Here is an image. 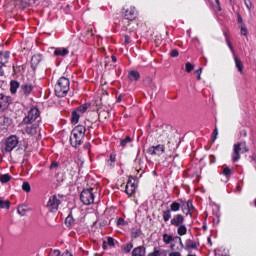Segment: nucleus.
Segmentation results:
<instances>
[{"label": "nucleus", "instance_id": "1", "mask_svg": "<svg viewBox=\"0 0 256 256\" xmlns=\"http://www.w3.org/2000/svg\"><path fill=\"white\" fill-rule=\"evenodd\" d=\"M85 126L83 125H78L76 126L70 136V143L72 147H79L83 141V137H85Z\"/></svg>", "mask_w": 256, "mask_h": 256}, {"label": "nucleus", "instance_id": "2", "mask_svg": "<svg viewBox=\"0 0 256 256\" xmlns=\"http://www.w3.org/2000/svg\"><path fill=\"white\" fill-rule=\"evenodd\" d=\"M69 85V79L65 77L59 78L55 86V95H57V97H65V95L69 93Z\"/></svg>", "mask_w": 256, "mask_h": 256}, {"label": "nucleus", "instance_id": "3", "mask_svg": "<svg viewBox=\"0 0 256 256\" xmlns=\"http://www.w3.org/2000/svg\"><path fill=\"white\" fill-rule=\"evenodd\" d=\"M80 199L84 205H92V203L95 201L93 188L84 189L80 194Z\"/></svg>", "mask_w": 256, "mask_h": 256}, {"label": "nucleus", "instance_id": "4", "mask_svg": "<svg viewBox=\"0 0 256 256\" xmlns=\"http://www.w3.org/2000/svg\"><path fill=\"white\" fill-rule=\"evenodd\" d=\"M249 151L247 149V144L245 143H238L234 145V150L232 153V159L233 161H239L241 159V153H247Z\"/></svg>", "mask_w": 256, "mask_h": 256}, {"label": "nucleus", "instance_id": "5", "mask_svg": "<svg viewBox=\"0 0 256 256\" xmlns=\"http://www.w3.org/2000/svg\"><path fill=\"white\" fill-rule=\"evenodd\" d=\"M85 111H87L86 105L80 106L79 108L74 110L72 112L71 123H73V125H77V123H79V119H81V115H83Z\"/></svg>", "mask_w": 256, "mask_h": 256}, {"label": "nucleus", "instance_id": "6", "mask_svg": "<svg viewBox=\"0 0 256 256\" xmlns=\"http://www.w3.org/2000/svg\"><path fill=\"white\" fill-rule=\"evenodd\" d=\"M19 143V140L17 139V136H10L7 138L5 142V148L4 151L10 152L13 151Z\"/></svg>", "mask_w": 256, "mask_h": 256}, {"label": "nucleus", "instance_id": "7", "mask_svg": "<svg viewBox=\"0 0 256 256\" xmlns=\"http://www.w3.org/2000/svg\"><path fill=\"white\" fill-rule=\"evenodd\" d=\"M135 191H137V179L134 177H129L126 184V193L127 195H134Z\"/></svg>", "mask_w": 256, "mask_h": 256}, {"label": "nucleus", "instance_id": "8", "mask_svg": "<svg viewBox=\"0 0 256 256\" xmlns=\"http://www.w3.org/2000/svg\"><path fill=\"white\" fill-rule=\"evenodd\" d=\"M39 117V109L37 108H31L27 114V116L24 118V123H33L37 118Z\"/></svg>", "mask_w": 256, "mask_h": 256}, {"label": "nucleus", "instance_id": "9", "mask_svg": "<svg viewBox=\"0 0 256 256\" xmlns=\"http://www.w3.org/2000/svg\"><path fill=\"white\" fill-rule=\"evenodd\" d=\"M47 207L49 211H51V213H55V211L59 209V199L57 198V196L50 197L47 203Z\"/></svg>", "mask_w": 256, "mask_h": 256}, {"label": "nucleus", "instance_id": "10", "mask_svg": "<svg viewBox=\"0 0 256 256\" xmlns=\"http://www.w3.org/2000/svg\"><path fill=\"white\" fill-rule=\"evenodd\" d=\"M11 105V98L4 94H0V111H5Z\"/></svg>", "mask_w": 256, "mask_h": 256}, {"label": "nucleus", "instance_id": "11", "mask_svg": "<svg viewBox=\"0 0 256 256\" xmlns=\"http://www.w3.org/2000/svg\"><path fill=\"white\" fill-rule=\"evenodd\" d=\"M149 153L151 155H161L165 153V146L164 145H157L156 147L153 146L149 149Z\"/></svg>", "mask_w": 256, "mask_h": 256}, {"label": "nucleus", "instance_id": "12", "mask_svg": "<svg viewBox=\"0 0 256 256\" xmlns=\"http://www.w3.org/2000/svg\"><path fill=\"white\" fill-rule=\"evenodd\" d=\"M7 61H9V53H0V75H3V67Z\"/></svg>", "mask_w": 256, "mask_h": 256}, {"label": "nucleus", "instance_id": "13", "mask_svg": "<svg viewBox=\"0 0 256 256\" xmlns=\"http://www.w3.org/2000/svg\"><path fill=\"white\" fill-rule=\"evenodd\" d=\"M22 92L24 95L29 96L30 93H33V84H23L21 86Z\"/></svg>", "mask_w": 256, "mask_h": 256}, {"label": "nucleus", "instance_id": "14", "mask_svg": "<svg viewBox=\"0 0 256 256\" xmlns=\"http://www.w3.org/2000/svg\"><path fill=\"white\" fill-rule=\"evenodd\" d=\"M69 53V50L67 48H56L54 51V55L56 57H65Z\"/></svg>", "mask_w": 256, "mask_h": 256}, {"label": "nucleus", "instance_id": "15", "mask_svg": "<svg viewBox=\"0 0 256 256\" xmlns=\"http://www.w3.org/2000/svg\"><path fill=\"white\" fill-rule=\"evenodd\" d=\"M185 221V218L181 215H177L175 218L171 220L172 225H175L176 227H179Z\"/></svg>", "mask_w": 256, "mask_h": 256}, {"label": "nucleus", "instance_id": "16", "mask_svg": "<svg viewBox=\"0 0 256 256\" xmlns=\"http://www.w3.org/2000/svg\"><path fill=\"white\" fill-rule=\"evenodd\" d=\"M139 72L137 71H130L128 78L130 81H139Z\"/></svg>", "mask_w": 256, "mask_h": 256}, {"label": "nucleus", "instance_id": "17", "mask_svg": "<svg viewBox=\"0 0 256 256\" xmlns=\"http://www.w3.org/2000/svg\"><path fill=\"white\" fill-rule=\"evenodd\" d=\"M18 89H19V82L12 81L10 83V91H11V93L15 95V93H17Z\"/></svg>", "mask_w": 256, "mask_h": 256}, {"label": "nucleus", "instance_id": "18", "mask_svg": "<svg viewBox=\"0 0 256 256\" xmlns=\"http://www.w3.org/2000/svg\"><path fill=\"white\" fill-rule=\"evenodd\" d=\"M143 255H145V249L141 247L135 248L132 252V256H143Z\"/></svg>", "mask_w": 256, "mask_h": 256}, {"label": "nucleus", "instance_id": "19", "mask_svg": "<svg viewBox=\"0 0 256 256\" xmlns=\"http://www.w3.org/2000/svg\"><path fill=\"white\" fill-rule=\"evenodd\" d=\"M0 207L1 209H9V207H11V202H9V200L0 199Z\"/></svg>", "mask_w": 256, "mask_h": 256}, {"label": "nucleus", "instance_id": "20", "mask_svg": "<svg viewBox=\"0 0 256 256\" xmlns=\"http://www.w3.org/2000/svg\"><path fill=\"white\" fill-rule=\"evenodd\" d=\"M235 64H236L238 71L240 73H243V63L241 62V60H239V58H235Z\"/></svg>", "mask_w": 256, "mask_h": 256}, {"label": "nucleus", "instance_id": "21", "mask_svg": "<svg viewBox=\"0 0 256 256\" xmlns=\"http://www.w3.org/2000/svg\"><path fill=\"white\" fill-rule=\"evenodd\" d=\"M193 69H195V65H193L191 62H187L185 64L186 73H191V71H193Z\"/></svg>", "mask_w": 256, "mask_h": 256}, {"label": "nucleus", "instance_id": "22", "mask_svg": "<svg viewBox=\"0 0 256 256\" xmlns=\"http://www.w3.org/2000/svg\"><path fill=\"white\" fill-rule=\"evenodd\" d=\"M1 183H9L11 181V176L9 174H4L0 177Z\"/></svg>", "mask_w": 256, "mask_h": 256}, {"label": "nucleus", "instance_id": "23", "mask_svg": "<svg viewBox=\"0 0 256 256\" xmlns=\"http://www.w3.org/2000/svg\"><path fill=\"white\" fill-rule=\"evenodd\" d=\"M163 241L164 243H171V241H173V236L169 235V234H164L163 235Z\"/></svg>", "mask_w": 256, "mask_h": 256}, {"label": "nucleus", "instance_id": "24", "mask_svg": "<svg viewBox=\"0 0 256 256\" xmlns=\"http://www.w3.org/2000/svg\"><path fill=\"white\" fill-rule=\"evenodd\" d=\"M65 223L68 227H71V225H73V223H75L73 216H68L65 220Z\"/></svg>", "mask_w": 256, "mask_h": 256}, {"label": "nucleus", "instance_id": "25", "mask_svg": "<svg viewBox=\"0 0 256 256\" xmlns=\"http://www.w3.org/2000/svg\"><path fill=\"white\" fill-rule=\"evenodd\" d=\"M22 189L23 191H26V193H29V191H31V185H29V183L24 182L22 185Z\"/></svg>", "mask_w": 256, "mask_h": 256}, {"label": "nucleus", "instance_id": "26", "mask_svg": "<svg viewBox=\"0 0 256 256\" xmlns=\"http://www.w3.org/2000/svg\"><path fill=\"white\" fill-rule=\"evenodd\" d=\"M127 143H131V137L127 136L124 140H121L120 145L122 147H125V145H127Z\"/></svg>", "mask_w": 256, "mask_h": 256}, {"label": "nucleus", "instance_id": "27", "mask_svg": "<svg viewBox=\"0 0 256 256\" xmlns=\"http://www.w3.org/2000/svg\"><path fill=\"white\" fill-rule=\"evenodd\" d=\"M180 207H181V205H179V203L174 202L171 205V211H179Z\"/></svg>", "mask_w": 256, "mask_h": 256}, {"label": "nucleus", "instance_id": "28", "mask_svg": "<svg viewBox=\"0 0 256 256\" xmlns=\"http://www.w3.org/2000/svg\"><path fill=\"white\" fill-rule=\"evenodd\" d=\"M178 233H179L180 235H185V233H187V228H186L185 226H180V227L178 228Z\"/></svg>", "mask_w": 256, "mask_h": 256}, {"label": "nucleus", "instance_id": "29", "mask_svg": "<svg viewBox=\"0 0 256 256\" xmlns=\"http://www.w3.org/2000/svg\"><path fill=\"white\" fill-rule=\"evenodd\" d=\"M201 73H203V68H199L195 71V75H197L198 81H201Z\"/></svg>", "mask_w": 256, "mask_h": 256}, {"label": "nucleus", "instance_id": "30", "mask_svg": "<svg viewBox=\"0 0 256 256\" xmlns=\"http://www.w3.org/2000/svg\"><path fill=\"white\" fill-rule=\"evenodd\" d=\"M132 249H133V244H127V245L124 247L125 253H129V251H131Z\"/></svg>", "mask_w": 256, "mask_h": 256}, {"label": "nucleus", "instance_id": "31", "mask_svg": "<svg viewBox=\"0 0 256 256\" xmlns=\"http://www.w3.org/2000/svg\"><path fill=\"white\" fill-rule=\"evenodd\" d=\"M27 132L30 133V135H35L37 133V128H28Z\"/></svg>", "mask_w": 256, "mask_h": 256}, {"label": "nucleus", "instance_id": "32", "mask_svg": "<svg viewBox=\"0 0 256 256\" xmlns=\"http://www.w3.org/2000/svg\"><path fill=\"white\" fill-rule=\"evenodd\" d=\"M171 57H179V51L178 50H172L170 53Z\"/></svg>", "mask_w": 256, "mask_h": 256}, {"label": "nucleus", "instance_id": "33", "mask_svg": "<svg viewBox=\"0 0 256 256\" xmlns=\"http://www.w3.org/2000/svg\"><path fill=\"white\" fill-rule=\"evenodd\" d=\"M163 217L165 221H169V219H171V214H169V212H164Z\"/></svg>", "mask_w": 256, "mask_h": 256}, {"label": "nucleus", "instance_id": "34", "mask_svg": "<svg viewBox=\"0 0 256 256\" xmlns=\"http://www.w3.org/2000/svg\"><path fill=\"white\" fill-rule=\"evenodd\" d=\"M223 174H224V175H231V169H229V168H224Z\"/></svg>", "mask_w": 256, "mask_h": 256}, {"label": "nucleus", "instance_id": "35", "mask_svg": "<svg viewBox=\"0 0 256 256\" xmlns=\"http://www.w3.org/2000/svg\"><path fill=\"white\" fill-rule=\"evenodd\" d=\"M108 245H110V247H113L115 245V241L113 240V238H108Z\"/></svg>", "mask_w": 256, "mask_h": 256}, {"label": "nucleus", "instance_id": "36", "mask_svg": "<svg viewBox=\"0 0 256 256\" xmlns=\"http://www.w3.org/2000/svg\"><path fill=\"white\" fill-rule=\"evenodd\" d=\"M241 34L247 35V28H245V26H241Z\"/></svg>", "mask_w": 256, "mask_h": 256}, {"label": "nucleus", "instance_id": "37", "mask_svg": "<svg viewBox=\"0 0 256 256\" xmlns=\"http://www.w3.org/2000/svg\"><path fill=\"white\" fill-rule=\"evenodd\" d=\"M118 225H125V220L119 218L118 219Z\"/></svg>", "mask_w": 256, "mask_h": 256}, {"label": "nucleus", "instance_id": "38", "mask_svg": "<svg viewBox=\"0 0 256 256\" xmlns=\"http://www.w3.org/2000/svg\"><path fill=\"white\" fill-rule=\"evenodd\" d=\"M169 256H181V253L179 252H172Z\"/></svg>", "mask_w": 256, "mask_h": 256}, {"label": "nucleus", "instance_id": "39", "mask_svg": "<svg viewBox=\"0 0 256 256\" xmlns=\"http://www.w3.org/2000/svg\"><path fill=\"white\" fill-rule=\"evenodd\" d=\"M52 255H54V256H58V255H60L59 250H54V251L52 252Z\"/></svg>", "mask_w": 256, "mask_h": 256}, {"label": "nucleus", "instance_id": "40", "mask_svg": "<svg viewBox=\"0 0 256 256\" xmlns=\"http://www.w3.org/2000/svg\"><path fill=\"white\" fill-rule=\"evenodd\" d=\"M125 43L126 45L129 44V36H125Z\"/></svg>", "mask_w": 256, "mask_h": 256}, {"label": "nucleus", "instance_id": "41", "mask_svg": "<svg viewBox=\"0 0 256 256\" xmlns=\"http://www.w3.org/2000/svg\"><path fill=\"white\" fill-rule=\"evenodd\" d=\"M238 21H239V23H243V18H241V16H239Z\"/></svg>", "mask_w": 256, "mask_h": 256}, {"label": "nucleus", "instance_id": "42", "mask_svg": "<svg viewBox=\"0 0 256 256\" xmlns=\"http://www.w3.org/2000/svg\"><path fill=\"white\" fill-rule=\"evenodd\" d=\"M112 61H113L114 63H116V62H117V58H116L115 56H112Z\"/></svg>", "mask_w": 256, "mask_h": 256}, {"label": "nucleus", "instance_id": "43", "mask_svg": "<svg viewBox=\"0 0 256 256\" xmlns=\"http://www.w3.org/2000/svg\"><path fill=\"white\" fill-rule=\"evenodd\" d=\"M103 249H107V243L104 242Z\"/></svg>", "mask_w": 256, "mask_h": 256}, {"label": "nucleus", "instance_id": "44", "mask_svg": "<svg viewBox=\"0 0 256 256\" xmlns=\"http://www.w3.org/2000/svg\"><path fill=\"white\" fill-rule=\"evenodd\" d=\"M110 159H111V161H115V157L114 156H111Z\"/></svg>", "mask_w": 256, "mask_h": 256}, {"label": "nucleus", "instance_id": "45", "mask_svg": "<svg viewBox=\"0 0 256 256\" xmlns=\"http://www.w3.org/2000/svg\"><path fill=\"white\" fill-rule=\"evenodd\" d=\"M214 135H215V137H217V130L214 131Z\"/></svg>", "mask_w": 256, "mask_h": 256}, {"label": "nucleus", "instance_id": "46", "mask_svg": "<svg viewBox=\"0 0 256 256\" xmlns=\"http://www.w3.org/2000/svg\"><path fill=\"white\" fill-rule=\"evenodd\" d=\"M188 207H189V202H188Z\"/></svg>", "mask_w": 256, "mask_h": 256}]
</instances>
